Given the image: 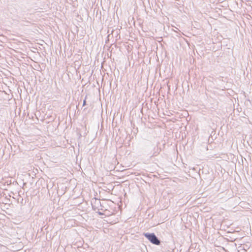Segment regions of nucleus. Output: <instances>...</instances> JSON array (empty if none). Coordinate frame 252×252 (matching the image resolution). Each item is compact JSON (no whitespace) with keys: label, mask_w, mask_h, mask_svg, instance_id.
I'll return each mask as SVG.
<instances>
[{"label":"nucleus","mask_w":252,"mask_h":252,"mask_svg":"<svg viewBox=\"0 0 252 252\" xmlns=\"http://www.w3.org/2000/svg\"><path fill=\"white\" fill-rule=\"evenodd\" d=\"M143 235L153 244L159 245L160 241L154 233H144Z\"/></svg>","instance_id":"nucleus-1"},{"label":"nucleus","mask_w":252,"mask_h":252,"mask_svg":"<svg viewBox=\"0 0 252 252\" xmlns=\"http://www.w3.org/2000/svg\"><path fill=\"white\" fill-rule=\"evenodd\" d=\"M196 247H197V251L195 252H198V250L199 249V246L196 243L191 244V245L190 246V247L189 248V250H191L193 248L196 249Z\"/></svg>","instance_id":"nucleus-2"},{"label":"nucleus","mask_w":252,"mask_h":252,"mask_svg":"<svg viewBox=\"0 0 252 252\" xmlns=\"http://www.w3.org/2000/svg\"><path fill=\"white\" fill-rule=\"evenodd\" d=\"M86 97L87 96L85 97V99L83 101V106H84L86 104Z\"/></svg>","instance_id":"nucleus-3"},{"label":"nucleus","mask_w":252,"mask_h":252,"mask_svg":"<svg viewBox=\"0 0 252 252\" xmlns=\"http://www.w3.org/2000/svg\"><path fill=\"white\" fill-rule=\"evenodd\" d=\"M98 214H99L100 215H103V213H101V212H99V213H98Z\"/></svg>","instance_id":"nucleus-4"}]
</instances>
